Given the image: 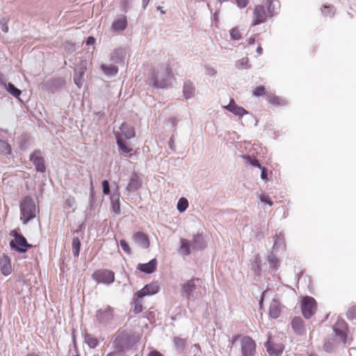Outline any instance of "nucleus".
<instances>
[{
  "instance_id": "1",
  "label": "nucleus",
  "mask_w": 356,
  "mask_h": 356,
  "mask_svg": "<svg viewBox=\"0 0 356 356\" xmlns=\"http://www.w3.org/2000/svg\"><path fill=\"white\" fill-rule=\"evenodd\" d=\"M140 339V335L131 330L120 329L113 341L115 350L106 356H127L125 352L131 349Z\"/></svg>"
},
{
  "instance_id": "2",
  "label": "nucleus",
  "mask_w": 356,
  "mask_h": 356,
  "mask_svg": "<svg viewBox=\"0 0 356 356\" xmlns=\"http://www.w3.org/2000/svg\"><path fill=\"white\" fill-rule=\"evenodd\" d=\"M20 220L23 224H27L30 220L36 217L39 210L36 209V206L33 199L30 196H25L20 202Z\"/></svg>"
},
{
  "instance_id": "3",
  "label": "nucleus",
  "mask_w": 356,
  "mask_h": 356,
  "mask_svg": "<svg viewBox=\"0 0 356 356\" xmlns=\"http://www.w3.org/2000/svg\"><path fill=\"white\" fill-rule=\"evenodd\" d=\"M170 70L168 67L161 66L154 71L150 79V83L155 88H163L170 83Z\"/></svg>"
},
{
  "instance_id": "4",
  "label": "nucleus",
  "mask_w": 356,
  "mask_h": 356,
  "mask_svg": "<svg viewBox=\"0 0 356 356\" xmlns=\"http://www.w3.org/2000/svg\"><path fill=\"white\" fill-rule=\"evenodd\" d=\"M143 178L140 175L133 172L129 177L124 193L127 195L133 194L142 188Z\"/></svg>"
},
{
  "instance_id": "5",
  "label": "nucleus",
  "mask_w": 356,
  "mask_h": 356,
  "mask_svg": "<svg viewBox=\"0 0 356 356\" xmlns=\"http://www.w3.org/2000/svg\"><path fill=\"white\" fill-rule=\"evenodd\" d=\"M92 277L97 283L109 285L114 282L115 274L108 269H99L92 273Z\"/></svg>"
},
{
  "instance_id": "6",
  "label": "nucleus",
  "mask_w": 356,
  "mask_h": 356,
  "mask_svg": "<svg viewBox=\"0 0 356 356\" xmlns=\"http://www.w3.org/2000/svg\"><path fill=\"white\" fill-rule=\"evenodd\" d=\"M316 302L314 298L306 296L301 302L302 314L305 318H310L316 312Z\"/></svg>"
},
{
  "instance_id": "7",
  "label": "nucleus",
  "mask_w": 356,
  "mask_h": 356,
  "mask_svg": "<svg viewBox=\"0 0 356 356\" xmlns=\"http://www.w3.org/2000/svg\"><path fill=\"white\" fill-rule=\"evenodd\" d=\"M113 312L114 309L108 305L98 309L96 312L97 322L104 325L111 323L114 318Z\"/></svg>"
},
{
  "instance_id": "8",
  "label": "nucleus",
  "mask_w": 356,
  "mask_h": 356,
  "mask_svg": "<svg viewBox=\"0 0 356 356\" xmlns=\"http://www.w3.org/2000/svg\"><path fill=\"white\" fill-rule=\"evenodd\" d=\"M241 350L242 356H254L256 353V343L248 336L243 337L241 340Z\"/></svg>"
},
{
  "instance_id": "9",
  "label": "nucleus",
  "mask_w": 356,
  "mask_h": 356,
  "mask_svg": "<svg viewBox=\"0 0 356 356\" xmlns=\"http://www.w3.org/2000/svg\"><path fill=\"white\" fill-rule=\"evenodd\" d=\"M198 280L196 278H191L187 282L181 284L180 294L183 298H185L188 301L193 295V292L197 289L195 281Z\"/></svg>"
},
{
  "instance_id": "10",
  "label": "nucleus",
  "mask_w": 356,
  "mask_h": 356,
  "mask_svg": "<svg viewBox=\"0 0 356 356\" xmlns=\"http://www.w3.org/2000/svg\"><path fill=\"white\" fill-rule=\"evenodd\" d=\"M10 247L17 252L25 253L29 248L32 247V245L29 244L26 238L22 236L19 238L11 240L10 241Z\"/></svg>"
},
{
  "instance_id": "11",
  "label": "nucleus",
  "mask_w": 356,
  "mask_h": 356,
  "mask_svg": "<svg viewBox=\"0 0 356 356\" xmlns=\"http://www.w3.org/2000/svg\"><path fill=\"white\" fill-rule=\"evenodd\" d=\"M264 346L270 356H280L284 350V346L282 343H276L270 336Z\"/></svg>"
},
{
  "instance_id": "12",
  "label": "nucleus",
  "mask_w": 356,
  "mask_h": 356,
  "mask_svg": "<svg viewBox=\"0 0 356 356\" xmlns=\"http://www.w3.org/2000/svg\"><path fill=\"white\" fill-rule=\"evenodd\" d=\"M159 286L156 282H152L145 285L141 290L137 291L135 296L138 298H142L146 296H152L158 293Z\"/></svg>"
},
{
  "instance_id": "13",
  "label": "nucleus",
  "mask_w": 356,
  "mask_h": 356,
  "mask_svg": "<svg viewBox=\"0 0 356 356\" xmlns=\"http://www.w3.org/2000/svg\"><path fill=\"white\" fill-rule=\"evenodd\" d=\"M267 14L264 6L257 5L253 11V19L252 25L255 26L265 22Z\"/></svg>"
},
{
  "instance_id": "14",
  "label": "nucleus",
  "mask_w": 356,
  "mask_h": 356,
  "mask_svg": "<svg viewBox=\"0 0 356 356\" xmlns=\"http://www.w3.org/2000/svg\"><path fill=\"white\" fill-rule=\"evenodd\" d=\"M40 150H35L30 155V161H31L38 172H44L46 166L42 156L40 155Z\"/></svg>"
},
{
  "instance_id": "15",
  "label": "nucleus",
  "mask_w": 356,
  "mask_h": 356,
  "mask_svg": "<svg viewBox=\"0 0 356 356\" xmlns=\"http://www.w3.org/2000/svg\"><path fill=\"white\" fill-rule=\"evenodd\" d=\"M293 332L298 335H304L307 332L305 322L300 316L294 317L291 321Z\"/></svg>"
},
{
  "instance_id": "16",
  "label": "nucleus",
  "mask_w": 356,
  "mask_h": 356,
  "mask_svg": "<svg viewBox=\"0 0 356 356\" xmlns=\"http://www.w3.org/2000/svg\"><path fill=\"white\" fill-rule=\"evenodd\" d=\"M134 243L141 248L147 249L149 246L148 236L143 232H138L132 236Z\"/></svg>"
},
{
  "instance_id": "17",
  "label": "nucleus",
  "mask_w": 356,
  "mask_h": 356,
  "mask_svg": "<svg viewBox=\"0 0 356 356\" xmlns=\"http://www.w3.org/2000/svg\"><path fill=\"white\" fill-rule=\"evenodd\" d=\"M225 108L228 111L234 113L235 115H238L240 117H242L244 115L248 114V111L243 107L238 106L235 103L233 99H230L229 104L227 106H225Z\"/></svg>"
},
{
  "instance_id": "18",
  "label": "nucleus",
  "mask_w": 356,
  "mask_h": 356,
  "mask_svg": "<svg viewBox=\"0 0 356 356\" xmlns=\"http://www.w3.org/2000/svg\"><path fill=\"white\" fill-rule=\"evenodd\" d=\"M0 269L1 273L5 275H9L12 272L10 259L8 256L3 254L0 257Z\"/></svg>"
},
{
  "instance_id": "19",
  "label": "nucleus",
  "mask_w": 356,
  "mask_h": 356,
  "mask_svg": "<svg viewBox=\"0 0 356 356\" xmlns=\"http://www.w3.org/2000/svg\"><path fill=\"white\" fill-rule=\"evenodd\" d=\"M120 193L117 186L116 190L111 196V202L112 211L117 215L120 213Z\"/></svg>"
},
{
  "instance_id": "20",
  "label": "nucleus",
  "mask_w": 356,
  "mask_h": 356,
  "mask_svg": "<svg viewBox=\"0 0 356 356\" xmlns=\"http://www.w3.org/2000/svg\"><path fill=\"white\" fill-rule=\"evenodd\" d=\"M346 325L344 321H338L333 327L336 336L343 342H345L346 340V333L343 330L346 327Z\"/></svg>"
},
{
  "instance_id": "21",
  "label": "nucleus",
  "mask_w": 356,
  "mask_h": 356,
  "mask_svg": "<svg viewBox=\"0 0 356 356\" xmlns=\"http://www.w3.org/2000/svg\"><path fill=\"white\" fill-rule=\"evenodd\" d=\"M116 143L121 154H128L132 152V148L129 147L122 138L121 134L118 132H114Z\"/></svg>"
},
{
  "instance_id": "22",
  "label": "nucleus",
  "mask_w": 356,
  "mask_h": 356,
  "mask_svg": "<svg viewBox=\"0 0 356 356\" xmlns=\"http://www.w3.org/2000/svg\"><path fill=\"white\" fill-rule=\"evenodd\" d=\"M157 261L156 259H153L150 260L148 263L146 264H139L138 265V269L141 272L145 273L147 274L152 273L156 269Z\"/></svg>"
},
{
  "instance_id": "23",
  "label": "nucleus",
  "mask_w": 356,
  "mask_h": 356,
  "mask_svg": "<svg viewBox=\"0 0 356 356\" xmlns=\"http://www.w3.org/2000/svg\"><path fill=\"white\" fill-rule=\"evenodd\" d=\"M127 20L124 15H120L112 24V29L115 31H123L127 28Z\"/></svg>"
},
{
  "instance_id": "24",
  "label": "nucleus",
  "mask_w": 356,
  "mask_h": 356,
  "mask_svg": "<svg viewBox=\"0 0 356 356\" xmlns=\"http://www.w3.org/2000/svg\"><path fill=\"white\" fill-rule=\"evenodd\" d=\"M280 313V304L277 300L273 299L270 304L268 314L272 318H277Z\"/></svg>"
},
{
  "instance_id": "25",
  "label": "nucleus",
  "mask_w": 356,
  "mask_h": 356,
  "mask_svg": "<svg viewBox=\"0 0 356 356\" xmlns=\"http://www.w3.org/2000/svg\"><path fill=\"white\" fill-rule=\"evenodd\" d=\"M191 241V245L193 249L196 250H202L205 247V243L203 236L201 234L194 235Z\"/></svg>"
},
{
  "instance_id": "26",
  "label": "nucleus",
  "mask_w": 356,
  "mask_h": 356,
  "mask_svg": "<svg viewBox=\"0 0 356 356\" xmlns=\"http://www.w3.org/2000/svg\"><path fill=\"white\" fill-rule=\"evenodd\" d=\"M0 83L3 85L6 90L15 98L19 99V96L22 94V91L16 88L12 83H6L3 79H0Z\"/></svg>"
},
{
  "instance_id": "27",
  "label": "nucleus",
  "mask_w": 356,
  "mask_h": 356,
  "mask_svg": "<svg viewBox=\"0 0 356 356\" xmlns=\"http://www.w3.org/2000/svg\"><path fill=\"white\" fill-rule=\"evenodd\" d=\"M120 129L126 139H131L135 137L136 134L134 127L123 122Z\"/></svg>"
},
{
  "instance_id": "28",
  "label": "nucleus",
  "mask_w": 356,
  "mask_h": 356,
  "mask_svg": "<svg viewBox=\"0 0 356 356\" xmlns=\"http://www.w3.org/2000/svg\"><path fill=\"white\" fill-rule=\"evenodd\" d=\"M183 93L184 97L188 99L191 98L195 93V87L190 81H186L184 85Z\"/></svg>"
},
{
  "instance_id": "29",
  "label": "nucleus",
  "mask_w": 356,
  "mask_h": 356,
  "mask_svg": "<svg viewBox=\"0 0 356 356\" xmlns=\"http://www.w3.org/2000/svg\"><path fill=\"white\" fill-rule=\"evenodd\" d=\"M180 243L179 253L185 256L189 255L191 254V248H192L191 241L185 238H181Z\"/></svg>"
},
{
  "instance_id": "30",
  "label": "nucleus",
  "mask_w": 356,
  "mask_h": 356,
  "mask_svg": "<svg viewBox=\"0 0 356 356\" xmlns=\"http://www.w3.org/2000/svg\"><path fill=\"white\" fill-rule=\"evenodd\" d=\"M124 56V51L122 49H118L115 50L111 55V60L115 63H118L122 61Z\"/></svg>"
},
{
  "instance_id": "31",
  "label": "nucleus",
  "mask_w": 356,
  "mask_h": 356,
  "mask_svg": "<svg viewBox=\"0 0 356 356\" xmlns=\"http://www.w3.org/2000/svg\"><path fill=\"white\" fill-rule=\"evenodd\" d=\"M101 69L106 75L111 76L116 75L118 72V68L113 65H107L102 64L101 65Z\"/></svg>"
},
{
  "instance_id": "32",
  "label": "nucleus",
  "mask_w": 356,
  "mask_h": 356,
  "mask_svg": "<svg viewBox=\"0 0 356 356\" xmlns=\"http://www.w3.org/2000/svg\"><path fill=\"white\" fill-rule=\"evenodd\" d=\"M72 252L74 257H77L79 255V251H80V247H81V242L79 241V238L78 237H74L72 238Z\"/></svg>"
},
{
  "instance_id": "33",
  "label": "nucleus",
  "mask_w": 356,
  "mask_h": 356,
  "mask_svg": "<svg viewBox=\"0 0 356 356\" xmlns=\"http://www.w3.org/2000/svg\"><path fill=\"white\" fill-rule=\"evenodd\" d=\"M268 101L270 104L276 105V106H281V105H285L286 104L285 100H284L282 98H280V97H277V96L274 95H268Z\"/></svg>"
},
{
  "instance_id": "34",
  "label": "nucleus",
  "mask_w": 356,
  "mask_h": 356,
  "mask_svg": "<svg viewBox=\"0 0 356 356\" xmlns=\"http://www.w3.org/2000/svg\"><path fill=\"white\" fill-rule=\"evenodd\" d=\"M10 153V145L7 142L0 139V154L3 155H8Z\"/></svg>"
},
{
  "instance_id": "35",
  "label": "nucleus",
  "mask_w": 356,
  "mask_h": 356,
  "mask_svg": "<svg viewBox=\"0 0 356 356\" xmlns=\"http://www.w3.org/2000/svg\"><path fill=\"white\" fill-rule=\"evenodd\" d=\"M85 341L88 345V346L92 348H95L98 345V341L97 338L90 334H86L85 335Z\"/></svg>"
},
{
  "instance_id": "36",
  "label": "nucleus",
  "mask_w": 356,
  "mask_h": 356,
  "mask_svg": "<svg viewBox=\"0 0 356 356\" xmlns=\"http://www.w3.org/2000/svg\"><path fill=\"white\" fill-rule=\"evenodd\" d=\"M84 74V71L82 70V68L79 69V71L78 72L77 70H75V74L74 76V83L79 87L81 88L82 85V79H83V74Z\"/></svg>"
},
{
  "instance_id": "37",
  "label": "nucleus",
  "mask_w": 356,
  "mask_h": 356,
  "mask_svg": "<svg viewBox=\"0 0 356 356\" xmlns=\"http://www.w3.org/2000/svg\"><path fill=\"white\" fill-rule=\"evenodd\" d=\"M188 206V202L187 199L181 197L177 202V209L179 212L182 213L186 210Z\"/></svg>"
},
{
  "instance_id": "38",
  "label": "nucleus",
  "mask_w": 356,
  "mask_h": 356,
  "mask_svg": "<svg viewBox=\"0 0 356 356\" xmlns=\"http://www.w3.org/2000/svg\"><path fill=\"white\" fill-rule=\"evenodd\" d=\"M322 13L327 17H332L334 15L335 9L333 6H323L321 8Z\"/></svg>"
},
{
  "instance_id": "39",
  "label": "nucleus",
  "mask_w": 356,
  "mask_h": 356,
  "mask_svg": "<svg viewBox=\"0 0 356 356\" xmlns=\"http://www.w3.org/2000/svg\"><path fill=\"white\" fill-rule=\"evenodd\" d=\"M249 59L247 57H244L236 62V67L238 69L246 68L249 69L250 65L248 64Z\"/></svg>"
},
{
  "instance_id": "40",
  "label": "nucleus",
  "mask_w": 356,
  "mask_h": 356,
  "mask_svg": "<svg viewBox=\"0 0 356 356\" xmlns=\"http://www.w3.org/2000/svg\"><path fill=\"white\" fill-rule=\"evenodd\" d=\"M173 341L179 350H183L186 346V341L178 337H174Z\"/></svg>"
},
{
  "instance_id": "41",
  "label": "nucleus",
  "mask_w": 356,
  "mask_h": 356,
  "mask_svg": "<svg viewBox=\"0 0 356 356\" xmlns=\"http://www.w3.org/2000/svg\"><path fill=\"white\" fill-rule=\"evenodd\" d=\"M346 317L350 321L356 319V305H353L348 309L346 312Z\"/></svg>"
},
{
  "instance_id": "42",
  "label": "nucleus",
  "mask_w": 356,
  "mask_h": 356,
  "mask_svg": "<svg viewBox=\"0 0 356 356\" xmlns=\"http://www.w3.org/2000/svg\"><path fill=\"white\" fill-rule=\"evenodd\" d=\"M133 311L135 314H139L143 311V305L142 302L138 298L134 300V307Z\"/></svg>"
},
{
  "instance_id": "43",
  "label": "nucleus",
  "mask_w": 356,
  "mask_h": 356,
  "mask_svg": "<svg viewBox=\"0 0 356 356\" xmlns=\"http://www.w3.org/2000/svg\"><path fill=\"white\" fill-rule=\"evenodd\" d=\"M230 36H231L232 39L235 40H238L241 39V35L239 30L237 27H234L231 29Z\"/></svg>"
},
{
  "instance_id": "44",
  "label": "nucleus",
  "mask_w": 356,
  "mask_h": 356,
  "mask_svg": "<svg viewBox=\"0 0 356 356\" xmlns=\"http://www.w3.org/2000/svg\"><path fill=\"white\" fill-rule=\"evenodd\" d=\"M266 3L268 6V15L272 17L276 13L275 11V5L271 1H268Z\"/></svg>"
},
{
  "instance_id": "45",
  "label": "nucleus",
  "mask_w": 356,
  "mask_h": 356,
  "mask_svg": "<svg viewBox=\"0 0 356 356\" xmlns=\"http://www.w3.org/2000/svg\"><path fill=\"white\" fill-rule=\"evenodd\" d=\"M265 93V88L263 86H259L257 87L253 90V95L256 97H259L263 95Z\"/></svg>"
},
{
  "instance_id": "46",
  "label": "nucleus",
  "mask_w": 356,
  "mask_h": 356,
  "mask_svg": "<svg viewBox=\"0 0 356 356\" xmlns=\"http://www.w3.org/2000/svg\"><path fill=\"white\" fill-rule=\"evenodd\" d=\"M102 188H103V193L104 195H108L110 194V185H109V182L108 180H104L102 181Z\"/></svg>"
},
{
  "instance_id": "47",
  "label": "nucleus",
  "mask_w": 356,
  "mask_h": 356,
  "mask_svg": "<svg viewBox=\"0 0 356 356\" xmlns=\"http://www.w3.org/2000/svg\"><path fill=\"white\" fill-rule=\"evenodd\" d=\"M120 246L122 249L127 252V254H130L131 251V249L128 245V243L124 240H121L120 241Z\"/></svg>"
},
{
  "instance_id": "48",
  "label": "nucleus",
  "mask_w": 356,
  "mask_h": 356,
  "mask_svg": "<svg viewBox=\"0 0 356 356\" xmlns=\"http://www.w3.org/2000/svg\"><path fill=\"white\" fill-rule=\"evenodd\" d=\"M247 160L253 166L257 167L259 169L262 168L259 161L257 159H252L250 156H247Z\"/></svg>"
},
{
  "instance_id": "49",
  "label": "nucleus",
  "mask_w": 356,
  "mask_h": 356,
  "mask_svg": "<svg viewBox=\"0 0 356 356\" xmlns=\"http://www.w3.org/2000/svg\"><path fill=\"white\" fill-rule=\"evenodd\" d=\"M334 344L332 342L329 341H325L323 348L326 352H332L334 350Z\"/></svg>"
},
{
  "instance_id": "50",
  "label": "nucleus",
  "mask_w": 356,
  "mask_h": 356,
  "mask_svg": "<svg viewBox=\"0 0 356 356\" xmlns=\"http://www.w3.org/2000/svg\"><path fill=\"white\" fill-rule=\"evenodd\" d=\"M205 74L209 76H214L216 74V70L211 67L207 66L205 68Z\"/></svg>"
},
{
  "instance_id": "51",
  "label": "nucleus",
  "mask_w": 356,
  "mask_h": 356,
  "mask_svg": "<svg viewBox=\"0 0 356 356\" xmlns=\"http://www.w3.org/2000/svg\"><path fill=\"white\" fill-rule=\"evenodd\" d=\"M249 3V0H236V5L240 8H245Z\"/></svg>"
},
{
  "instance_id": "52",
  "label": "nucleus",
  "mask_w": 356,
  "mask_h": 356,
  "mask_svg": "<svg viewBox=\"0 0 356 356\" xmlns=\"http://www.w3.org/2000/svg\"><path fill=\"white\" fill-rule=\"evenodd\" d=\"M260 200L263 202L268 204L270 206L273 205V201L269 198L268 196L263 195L260 197Z\"/></svg>"
},
{
  "instance_id": "53",
  "label": "nucleus",
  "mask_w": 356,
  "mask_h": 356,
  "mask_svg": "<svg viewBox=\"0 0 356 356\" xmlns=\"http://www.w3.org/2000/svg\"><path fill=\"white\" fill-rule=\"evenodd\" d=\"M261 170V178L265 181H268V173H267V170L266 168L264 167H262L261 168H260Z\"/></svg>"
},
{
  "instance_id": "54",
  "label": "nucleus",
  "mask_w": 356,
  "mask_h": 356,
  "mask_svg": "<svg viewBox=\"0 0 356 356\" xmlns=\"http://www.w3.org/2000/svg\"><path fill=\"white\" fill-rule=\"evenodd\" d=\"M268 261L270 265L275 266L278 263L277 258L274 256H269Z\"/></svg>"
},
{
  "instance_id": "55",
  "label": "nucleus",
  "mask_w": 356,
  "mask_h": 356,
  "mask_svg": "<svg viewBox=\"0 0 356 356\" xmlns=\"http://www.w3.org/2000/svg\"><path fill=\"white\" fill-rule=\"evenodd\" d=\"M75 203V200L72 197H69L65 200V204L69 207H72Z\"/></svg>"
},
{
  "instance_id": "56",
  "label": "nucleus",
  "mask_w": 356,
  "mask_h": 356,
  "mask_svg": "<svg viewBox=\"0 0 356 356\" xmlns=\"http://www.w3.org/2000/svg\"><path fill=\"white\" fill-rule=\"evenodd\" d=\"M10 235L13 236L14 239L19 238V237L23 236L22 234L18 233V232L15 229L12 230L10 233Z\"/></svg>"
},
{
  "instance_id": "57",
  "label": "nucleus",
  "mask_w": 356,
  "mask_h": 356,
  "mask_svg": "<svg viewBox=\"0 0 356 356\" xmlns=\"http://www.w3.org/2000/svg\"><path fill=\"white\" fill-rule=\"evenodd\" d=\"M95 39L92 36L88 37L86 41V43L87 45H92V44H95Z\"/></svg>"
},
{
  "instance_id": "58",
  "label": "nucleus",
  "mask_w": 356,
  "mask_h": 356,
  "mask_svg": "<svg viewBox=\"0 0 356 356\" xmlns=\"http://www.w3.org/2000/svg\"><path fill=\"white\" fill-rule=\"evenodd\" d=\"M252 269L254 270H259V259H256L254 263L252 264Z\"/></svg>"
},
{
  "instance_id": "59",
  "label": "nucleus",
  "mask_w": 356,
  "mask_h": 356,
  "mask_svg": "<svg viewBox=\"0 0 356 356\" xmlns=\"http://www.w3.org/2000/svg\"><path fill=\"white\" fill-rule=\"evenodd\" d=\"M148 356H163V355L157 350H153V351H151L148 354Z\"/></svg>"
},
{
  "instance_id": "60",
  "label": "nucleus",
  "mask_w": 356,
  "mask_h": 356,
  "mask_svg": "<svg viewBox=\"0 0 356 356\" xmlns=\"http://www.w3.org/2000/svg\"><path fill=\"white\" fill-rule=\"evenodd\" d=\"M1 31L4 33H7L8 31V26L6 24H3L1 26Z\"/></svg>"
},
{
  "instance_id": "61",
  "label": "nucleus",
  "mask_w": 356,
  "mask_h": 356,
  "mask_svg": "<svg viewBox=\"0 0 356 356\" xmlns=\"http://www.w3.org/2000/svg\"><path fill=\"white\" fill-rule=\"evenodd\" d=\"M238 338H239V335L234 336L232 338V341H231L232 345H233L238 340Z\"/></svg>"
},
{
  "instance_id": "62",
  "label": "nucleus",
  "mask_w": 356,
  "mask_h": 356,
  "mask_svg": "<svg viewBox=\"0 0 356 356\" xmlns=\"http://www.w3.org/2000/svg\"><path fill=\"white\" fill-rule=\"evenodd\" d=\"M150 0H143V8L145 9Z\"/></svg>"
},
{
  "instance_id": "63",
  "label": "nucleus",
  "mask_w": 356,
  "mask_h": 356,
  "mask_svg": "<svg viewBox=\"0 0 356 356\" xmlns=\"http://www.w3.org/2000/svg\"><path fill=\"white\" fill-rule=\"evenodd\" d=\"M169 146L171 149H174V140L172 139V138H171L169 141Z\"/></svg>"
},
{
  "instance_id": "64",
  "label": "nucleus",
  "mask_w": 356,
  "mask_h": 356,
  "mask_svg": "<svg viewBox=\"0 0 356 356\" xmlns=\"http://www.w3.org/2000/svg\"><path fill=\"white\" fill-rule=\"evenodd\" d=\"M26 356H40V355H38L37 353L33 352V353L27 354Z\"/></svg>"
}]
</instances>
